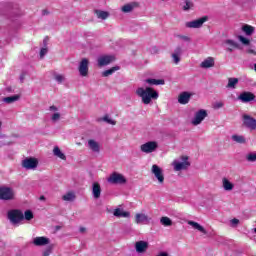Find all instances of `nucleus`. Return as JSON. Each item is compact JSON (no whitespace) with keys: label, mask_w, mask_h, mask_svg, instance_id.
<instances>
[{"label":"nucleus","mask_w":256,"mask_h":256,"mask_svg":"<svg viewBox=\"0 0 256 256\" xmlns=\"http://www.w3.org/2000/svg\"><path fill=\"white\" fill-rule=\"evenodd\" d=\"M136 95L141 97L142 103H144V105H149L152 99H159V92L155 91V89L152 87H139L136 89Z\"/></svg>","instance_id":"f257e3e1"},{"label":"nucleus","mask_w":256,"mask_h":256,"mask_svg":"<svg viewBox=\"0 0 256 256\" xmlns=\"http://www.w3.org/2000/svg\"><path fill=\"white\" fill-rule=\"evenodd\" d=\"M21 165L26 171H35L39 167V160L35 157H26L22 160Z\"/></svg>","instance_id":"f03ea898"},{"label":"nucleus","mask_w":256,"mask_h":256,"mask_svg":"<svg viewBox=\"0 0 256 256\" xmlns=\"http://www.w3.org/2000/svg\"><path fill=\"white\" fill-rule=\"evenodd\" d=\"M8 219L10 222H12L13 225H17V223H21L23 219H25V216L23 215V212L19 209H13L8 211Z\"/></svg>","instance_id":"7ed1b4c3"},{"label":"nucleus","mask_w":256,"mask_h":256,"mask_svg":"<svg viewBox=\"0 0 256 256\" xmlns=\"http://www.w3.org/2000/svg\"><path fill=\"white\" fill-rule=\"evenodd\" d=\"M182 162L174 160L172 165L174 167V171H185L191 167V162H189L188 156H181Z\"/></svg>","instance_id":"20e7f679"},{"label":"nucleus","mask_w":256,"mask_h":256,"mask_svg":"<svg viewBox=\"0 0 256 256\" xmlns=\"http://www.w3.org/2000/svg\"><path fill=\"white\" fill-rule=\"evenodd\" d=\"M0 199L2 201H14L15 190L11 187H0Z\"/></svg>","instance_id":"39448f33"},{"label":"nucleus","mask_w":256,"mask_h":256,"mask_svg":"<svg viewBox=\"0 0 256 256\" xmlns=\"http://www.w3.org/2000/svg\"><path fill=\"white\" fill-rule=\"evenodd\" d=\"M107 182L111 183V185H125V183H127V179L125 176H123V174L113 172L107 179Z\"/></svg>","instance_id":"423d86ee"},{"label":"nucleus","mask_w":256,"mask_h":256,"mask_svg":"<svg viewBox=\"0 0 256 256\" xmlns=\"http://www.w3.org/2000/svg\"><path fill=\"white\" fill-rule=\"evenodd\" d=\"M207 21H209V17L204 16L199 19L186 22L185 27H187L188 29H201V27H203V24L207 23Z\"/></svg>","instance_id":"0eeeda50"},{"label":"nucleus","mask_w":256,"mask_h":256,"mask_svg":"<svg viewBox=\"0 0 256 256\" xmlns=\"http://www.w3.org/2000/svg\"><path fill=\"white\" fill-rule=\"evenodd\" d=\"M207 116H208L207 110L205 109L198 110L194 115V119H192L191 121L192 125H194L195 127H197V125H201V123L205 121Z\"/></svg>","instance_id":"6e6552de"},{"label":"nucleus","mask_w":256,"mask_h":256,"mask_svg":"<svg viewBox=\"0 0 256 256\" xmlns=\"http://www.w3.org/2000/svg\"><path fill=\"white\" fill-rule=\"evenodd\" d=\"M159 147V144L155 141H149L140 146V151L142 153H154V151H157Z\"/></svg>","instance_id":"1a4fd4ad"},{"label":"nucleus","mask_w":256,"mask_h":256,"mask_svg":"<svg viewBox=\"0 0 256 256\" xmlns=\"http://www.w3.org/2000/svg\"><path fill=\"white\" fill-rule=\"evenodd\" d=\"M151 173L154 175L160 185L165 183V175H163V169H161V167L156 164L152 165Z\"/></svg>","instance_id":"9d476101"},{"label":"nucleus","mask_w":256,"mask_h":256,"mask_svg":"<svg viewBox=\"0 0 256 256\" xmlns=\"http://www.w3.org/2000/svg\"><path fill=\"white\" fill-rule=\"evenodd\" d=\"M115 61V56L113 55H102L97 58L98 67H107Z\"/></svg>","instance_id":"9b49d317"},{"label":"nucleus","mask_w":256,"mask_h":256,"mask_svg":"<svg viewBox=\"0 0 256 256\" xmlns=\"http://www.w3.org/2000/svg\"><path fill=\"white\" fill-rule=\"evenodd\" d=\"M243 119V125L247 129H250V131L256 130V119L251 117L250 115L244 114L242 116Z\"/></svg>","instance_id":"f8f14e48"},{"label":"nucleus","mask_w":256,"mask_h":256,"mask_svg":"<svg viewBox=\"0 0 256 256\" xmlns=\"http://www.w3.org/2000/svg\"><path fill=\"white\" fill-rule=\"evenodd\" d=\"M78 71L81 77H87L89 75V59L83 58L80 61Z\"/></svg>","instance_id":"ddd939ff"},{"label":"nucleus","mask_w":256,"mask_h":256,"mask_svg":"<svg viewBox=\"0 0 256 256\" xmlns=\"http://www.w3.org/2000/svg\"><path fill=\"white\" fill-rule=\"evenodd\" d=\"M224 46L226 47V51L228 53H233L235 49H241V45L237 43V41L232 39H226L223 42Z\"/></svg>","instance_id":"4468645a"},{"label":"nucleus","mask_w":256,"mask_h":256,"mask_svg":"<svg viewBox=\"0 0 256 256\" xmlns=\"http://www.w3.org/2000/svg\"><path fill=\"white\" fill-rule=\"evenodd\" d=\"M135 223L137 225H141L142 223L144 225H147L149 223H151V217L147 216L146 214L143 213H137L135 215Z\"/></svg>","instance_id":"2eb2a0df"},{"label":"nucleus","mask_w":256,"mask_h":256,"mask_svg":"<svg viewBox=\"0 0 256 256\" xmlns=\"http://www.w3.org/2000/svg\"><path fill=\"white\" fill-rule=\"evenodd\" d=\"M149 249V242L140 240L135 243L136 253H145Z\"/></svg>","instance_id":"dca6fc26"},{"label":"nucleus","mask_w":256,"mask_h":256,"mask_svg":"<svg viewBox=\"0 0 256 256\" xmlns=\"http://www.w3.org/2000/svg\"><path fill=\"white\" fill-rule=\"evenodd\" d=\"M238 99L239 101H242V103H249L255 100V94L251 92H243L238 96Z\"/></svg>","instance_id":"f3484780"},{"label":"nucleus","mask_w":256,"mask_h":256,"mask_svg":"<svg viewBox=\"0 0 256 256\" xmlns=\"http://www.w3.org/2000/svg\"><path fill=\"white\" fill-rule=\"evenodd\" d=\"M33 245H35L36 247H44V245H49L50 240L49 238L45 237V236H41V237H35L33 239Z\"/></svg>","instance_id":"a211bd4d"},{"label":"nucleus","mask_w":256,"mask_h":256,"mask_svg":"<svg viewBox=\"0 0 256 256\" xmlns=\"http://www.w3.org/2000/svg\"><path fill=\"white\" fill-rule=\"evenodd\" d=\"M88 149H90V151H92L93 153H100L101 145L99 144V142H97L93 139H89L88 140Z\"/></svg>","instance_id":"6ab92c4d"},{"label":"nucleus","mask_w":256,"mask_h":256,"mask_svg":"<svg viewBox=\"0 0 256 256\" xmlns=\"http://www.w3.org/2000/svg\"><path fill=\"white\" fill-rule=\"evenodd\" d=\"M200 67L202 69H211V67H215V58H206L203 62H201Z\"/></svg>","instance_id":"aec40b11"},{"label":"nucleus","mask_w":256,"mask_h":256,"mask_svg":"<svg viewBox=\"0 0 256 256\" xmlns=\"http://www.w3.org/2000/svg\"><path fill=\"white\" fill-rule=\"evenodd\" d=\"M190 100L191 94L189 92H183L178 97V103H180V105H187Z\"/></svg>","instance_id":"412c9836"},{"label":"nucleus","mask_w":256,"mask_h":256,"mask_svg":"<svg viewBox=\"0 0 256 256\" xmlns=\"http://www.w3.org/2000/svg\"><path fill=\"white\" fill-rule=\"evenodd\" d=\"M114 217H123L124 219H129L131 217V212L124 211L121 208H116L113 212Z\"/></svg>","instance_id":"4be33fe9"},{"label":"nucleus","mask_w":256,"mask_h":256,"mask_svg":"<svg viewBox=\"0 0 256 256\" xmlns=\"http://www.w3.org/2000/svg\"><path fill=\"white\" fill-rule=\"evenodd\" d=\"M188 225L193 227V229H196V231H199L200 233H203V235H207V230L205 229V227L201 226V224H199V223H197L193 220H189Z\"/></svg>","instance_id":"5701e85b"},{"label":"nucleus","mask_w":256,"mask_h":256,"mask_svg":"<svg viewBox=\"0 0 256 256\" xmlns=\"http://www.w3.org/2000/svg\"><path fill=\"white\" fill-rule=\"evenodd\" d=\"M92 195L94 199H99V197H101V185L98 182L92 184Z\"/></svg>","instance_id":"b1692460"},{"label":"nucleus","mask_w":256,"mask_h":256,"mask_svg":"<svg viewBox=\"0 0 256 256\" xmlns=\"http://www.w3.org/2000/svg\"><path fill=\"white\" fill-rule=\"evenodd\" d=\"M237 85H239V78L230 77L228 78L226 89H237Z\"/></svg>","instance_id":"393cba45"},{"label":"nucleus","mask_w":256,"mask_h":256,"mask_svg":"<svg viewBox=\"0 0 256 256\" xmlns=\"http://www.w3.org/2000/svg\"><path fill=\"white\" fill-rule=\"evenodd\" d=\"M241 31L245 33L248 37H251L253 33H255V27L249 25V24H244L241 28Z\"/></svg>","instance_id":"a878e982"},{"label":"nucleus","mask_w":256,"mask_h":256,"mask_svg":"<svg viewBox=\"0 0 256 256\" xmlns=\"http://www.w3.org/2000/svg\"><path fill=\"white\" fill-rule=\"evenodd\" d=\"M222 187H223L224 191H233V187H235V185L233 183H231V181H229V179L223 178L222 179Z\"/></svg>","instance_id":"bb28decb"},{"label":"nucleus","mask_w":256,"mask_h":256,"mask_svg":"<svg viewBox=\"0 0 256 256\" xmlns=\"http://www.w3.org/2000/svg\"><path fill=\"white\" fill-rule=\"evenodd\" d=\"M53 155H55V157H58L59 159H62V161H67V156H65V154L61 152V149L58 148V146L54 147Z\"/></svg>","instance_id":"cd10ccee"},{"label":"nucleus","mask_w":256,"mask_h":256,"mask_svg":"<svg viewBox=\"0 0 256 256\" xmlns=\"http://www.w3.org/2000/svg\"><path fill=\"white\" fill-rule=\"evenodd\" d=\"M231 139L232 141H234V143H239L240 145L247 143V140L245 139V137L241 135L234 134L232 135Z\"/></svg>","instance_id":"c85d7f7f"},{"label":"nucleus","mask_w":256,"mask_h":256,"mask_svg":"<svg viewBox=\"0 0 256 256\" xmlns=\"http://www.w3.org/2000/svg\"><path fill=\"white\" fill-rule=\"evenodd\" d=\"M19 99H21V96L13 95V96H8V97L3 98V102L10 105L11 103H15V101H19Z\"/></svg>","instance_id":"c756f323"},{"label":"nucleus","mask_w":256,"mask_h":256,"mask_svg":"<svg viewBox=\"0 0 256 256\" xmlns=\"http://www.w3.org/2000/svg\"><path fill=\"white\" fill-rule=\"evenodd\" d=\"M146 83H148L149 85H165V80L163 79H153V78H149L145 80Z\"/></svg>","instance_id":"7c9ffc66"},{"label":"nucleus","mask_w":256,"mask_h":256,"mask_svg":"<svg viewBox=\"0 0 256 256\" xmlns=\"http://www.w3.org/2000/svg\"><path fill=\"white\" fill-rule=\"evenodd\" d=\"M101 121H104L105 123H108V125H117V122L109 117V115H105L102 118H98V122L101 123Z\"/></svg>","instance_id":"2f4dec72"},{"label":"nucleus","mask_w":256,"mask_h":256,"mask_svg":"<svg viewBox=\"0 0 256 256\" xmlns=\"http://www.w3.org/2000/svg\"><path fill=\"white\" fill-rule=\"evenodd\" d=\"M161 225H164V227H171L173 225V220L171 218L164 216L160 219Z\"/></svg>","instance_id":"473e14b6"},{"label":"nucleus","mask_w":256,"mask_h":256,"mask_svg":"<svg viewBox=\"0 0 256 256\" xmlns=\"http://www.w3.org/2000/svg\"><path fill=\"white\" fill-rule=\"evenodd\" d=\"M115 71H119V66H114L108 70H105L104 72H102V77H109V75H113Z\"/></svg>","instance_id":"72a5a7b5"},{"label":"nucleus","mask_w":256,"mask_h":256,"mask_svg":"<svg viewBox=\"0 0 256 256\" xmlns=\"http://www.w3.org/2000/svg\"><path fill=\"white\" fill-rule=\"evenodd\" d=\"M95 14L98 17V19L105 20V19H107L109 17V12H107V11L96 10Z\"/></svg>","instance_id":"f704fd0d"},{"label":"nucleus","mask_w":256,"mask_h":256,"mask_svg":"<svg viewBox=\"0 0 256 256\" xmlns=\"http://www.w3.org/2000/svg\"><path fill=\"white\" fill-rule=\"evenodd\" d=\"M133 9H135L134 4H126L121 7L122 13H131L133 11Z\"/></svg>","instance_id":"c9c22d12"},{"label":"nucleus","mask_w":256,"mask_h":256,"mask_svg":"<svg viewBox=\"0 0 256 256\" xmlns=\"http://www.w3.org/2000/svg\"><path fill=\"white\" fill-rule=\"evenodd\" d=\"M63 201H75V193L68 192L62 196Z\"/></svg>","instance_id":"e433bc0d"},{"label":"nucleus","mask_w":256,"mask_h":256,"mask_svg":"<svg viewBox=\"0 0 256 256\" xmlns=\"http://www.w3.org/2000/svg\"><path fill=\"white\" fill-rule=\"evenodd\" d=\"M237 39L240 41L242 45H251V41L244 36L238 35Z\"/></svg>","instance_id":"4c0bfd02"},{"label":"nucleus","mask_w":256,"mask_h":256,"mask_svg":"<svg viewBox=\"0 0 256 256\" xmlns=\"http://www.w3.org/2000/svg\"><path fill=\"white\" fill-rule=\"evenodd\" d=\"M23 215L26 221H31V219H33L34 217L33 212L31 210H26Z\"/></svg>","instance_id":"58836bf2"},{"label":"nucleus","mask_w":256,"mask_h":256,"mask_svg":"<svg viewBox=\"0 0 256 256\" xmlns=\"http://www.w3.org/2000/svg\"><path fill=\"white\" fill-rule=\"evenodd\" d=\"M246 160L249 161L250 163H255V161H256V153H249V154H247Z\"/></svg>","instance_id":"ea45409f"},{"label":"nucleus","mask_w":256,"mask_h":256,"mask_svg":"<svg viewBox=\"0 0 256 256\" xmlns=\"http://www.w3.org/2000/svg\"><path fill=\"white\" fill-rule=\"evenodd\" d=\"M193 7V2L185 0V5L183 6L184 11H189Z\"/></svg>","instance_id":"a19ab883"},{"label":"nucleus","mask_w":256,"mask_h":256,"mask_svg":"<svg viewBox=\"0 0 256 256\" xmlns=\"http://www.w3.org/2000/svg\"><path fill=\"white\" fill-rule=\"evenodd\" d=\"M54 79L55 81H57V83H63L65 81V76L61 74H56L54 75Z\"/></svg>","instance_id":"79ce46f5"},{"label":"nucleus","mask_w":256,"mask_h":256,"mask_svg":"<svg viewBox=\"0 0 256 256\" xmlns=\"http://www.w3.org/2000/svg\"><path fill=\"white\" fill-rule=\"evenodd\" d=\"M172 59H173V63H175V65H178V63L181 61V56L177 54H172Z\"/></svg>","instance_id":"37998d69"},{"label":"nucleus","mask_w":256,"mask_h":256,"mask_svg":"<svg viewBox=\"0 0 256 256\" xmlns=\"http://www.w3.org/2000/svg\"><path fill=\"white\" fill-rule=\"evenodd\" d=\"M172 54L181 56V55L183 54V49L178 46V47H176V48L174 49V53H172Z\"/></svg>","instance_id":"c03bdc74"},{"label":"nucleus","mask_w":256,"mask_h":256,"mask_svg":"<svg viewBox=\"0 0 256 256\" xmlns=\"http://www.w3.org/2000/svg\"><path fill=\"white\" fill-rule=\"evenodd\" d=\"M179 39H181L182 41H186V43L191 42V38L189 36H184V35H178L177 36Z\"/></svg>","instance_id":"a18cd8bd"},{"label":"nucleus","mask_w":256,"mask_h":256,"mask_svg":"<svg viewBox=\"0 0 256 256\" xmlns=\"http://www.w3.org/2000/svg\"><path fill=\"white\" fill-rule=\"evenodd\" d=\"M48 52H49V50L47 48H41L40 59H43V57H45Z\"/></svg>","instance_id":"49530a36"},{"label":"nucleus","mask_w":256,"mask_h":256,"mask_svg":"<svg viewBox=\"0 0 256 256\" xmlns=\"http://www.w3.org/2000/svg\"><path fill=\"white\" fill-rule=\"evenodd\" d=\"M225 104L223 102H216L213 104V109H221Z\"/></svg>","instance_id":"de8ad7c7"},{"label":"nucleus","mask_w":256,"mask_h":256,"mask_svg":"<svg viewBox=\"0 0 256 256\" xmlns=\"http://www.w3.org/2000/svg\"><path fill=\"white\" fill-rule=\"evenodd\" d=\"M61 119V114L59 113H54L52 115V121H59Z\"/></svg>","instance_id":"09e8293b"},{"label":"nucleus","mask_w":256,"mask_h":256,"mask_svg":"<svg viewBox=\"0 0 256 256\" xmlns=\"http://www.w3.org/2000/svg\"><path fill=\"white\" fill-rule=\"evenodd\" d=\"M239 223V219H237V218H233L232 220H231V225L233 226V227H237V224Z\"/></svg>","instance_id":"8fccbe9b"},{"label":"nucleus","mask_w":256,"mask_h":256,"mask_svg":"<svg viewBox=\"0 0 256 256\" xmlns=\"http://www.w3.org/2000/svg\"><path fill=\"white\" fill-rule=\"evenodd\" d=\"M49 255H51V248L46 249V250L43 252V255H42V256H49Z\"/></svg>","instance_id":"3c124183"},{"label":"nucleus","mask_w":256,"mask_h":256,"mask_svg":"<svg viewBox=\"0 0 256 256\" xmlns=\"http://www.w3.org/2000/svg\"><path fill=\"white\" fill-rule=\"evenodd\" d=\"M49 111H59V109L57 108V106L52 105L49 107Z\"/></svg>","instance_id":"603ef678"},{"label":"nucleus","mask_w":256,"mask_h":256,"mask_svg":"<svg viewBox=\"0 0 256 256\" xmlns=\"http://www.w3.org/2000/svg\"><path fill=\"white\" fill-rule=\"evenodd\" d=\"M247 53H249L250 55H256V51L253 49H248Z\"/></svg>","instance_id":"864d4df0"},{"label":"nucleus","mask_w":256,"mask_h":256,"mask_svg":"<svg viewBox=\"0 0 256 256\" xmlns=\"http://www.w3.org/2000/svg\"><path fill=\"white\" fill-rule=\"evenodd\" d=\"M79 231H80V233H85V232L87 231V228H85V227H80V228H79Z\"/></svg>","instance_id":"5fc2aeb1"},{"label":"nucleus","mask_w":256,"mask_h":256,"mask_svg":"<svg viewBox=\"0 0 256 256\" xmlns=\"http://www.w3.org/2000/svg\"><path fill=\"white\" fill-rule=\"evenodd\" d=\"M42 15H49V11L48 10H42Z\"/></svg>","instance_id":"6e6d98bb"},{"label":"nucleus","mask_w":256,"mask_h":256,"mask_svg":"<svg viewBox=\"0 0 256 256\" xmlns=\"http://www.w3.org/2000/svg\"><path fill=\"white\" fill-rule=\"evenodd\" d=\"M20 81H21V83H23V81H25V75L20 76Z\"/></svg>","instance_id":"4d7b16f0"},{"label":"nucleus","mask_w":256,"mask_h":256,"mask_svg":"<svg viewBox=\"0 0 256 256\" xmlns=\"http://www.w3.org/2000/svg\"><path fill=\"white\" fill-rule=\"evenodd\" d=\"M40 201H45V196H40Z\"/></svg>","instance_id":"13d9d810"},{"label":"nucleus","mask_w":256,"mask_h":256,"mask_svg":"<svg viewBox=\"0 0 256 256\" xmlns=\"http://www.w3.org/2000/svg\"><path fill=\"white\" fill-rule=\"evenodd\" d=\"M7 5H9V3H2L3 7H7Z\"/></svg>","instance_id":"bf43d9fd"},{"label":"nucleus","mask_w":256,"mask_h":256,"mask_svg":"<svg viewBox=\"0 0 256 256\" xmlns=\"http://www.w3.org/2000/svg\"><path fill=\"white\" fill-rule=\"evenodd\" d=\"M61 229V226H56V231H59Z\"/></svg>","instance_id":"052dcab7"},{"label":"nucleus","mask_w":256,"mask_h":256,"mask_svg":"<svg viewBox=\"0 0 256 256\" xmlns=\"http://www.w3.org/2000/svg\"><path fill=\"white\" fill-rule=\"evenodd\" d=\"M254 71H255V73H256V63L254 64Z\"/></svg>","instance_id":"680f3d73"},{"label":"nucleus","mask_w":256,"mask_h":256,"mask_svg":"<svg viewBox=\"0 0 256 256\" xmlns=\"http://www.w3.org/2000/svg\"><path fill=\"white\" fill-rule=\"evenodd\" d=\"M77 145H81V142L77 143Z\"/></svg>","instance_id":"e2e57ef3"},{"label":"nucleus","mask_w":256,"mask_h":256,"mask_svg":"<svg viewBox=\"0 0 256 256\" xmlns=\"http://www.w3.org/2000/svg\"><path fill=\"white\" fill-rule=\"evenodd\" d=\"M0 127H1V122H0Z\"/></svg>","instance_id":"0e129e2a"}]
</instances>
